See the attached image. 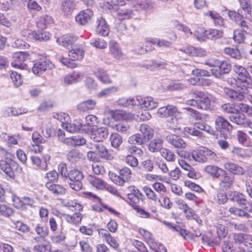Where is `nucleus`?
<instances>
[{
  "label": "nucleus",
  "instance_id": "1",
  "mask_svg": "<svg viewBox=\"0 0 252 252\" xmlns=\"http://www.w3.org/2000/svg\"><path fill=\"white\" fill-rule=\"evenodd\" d=\"M117 103L119 105L126 107L140 105L147 110H153L158 106V102L151 96H138L135 98L123 97L120 98Z\"/></svg>",
  "mask_w": 252,
  "mask_h": 252
},
{
  "label": "nucleus",
  "instance_id": "2",
  "mask_svg": "<svg viewBox=\"0 0 252 252\" xmlns=\"http://www.w3.org/2000/svg\"><path fill=\"white\" fill-rule=\"evenodd\" d=\"M239 206L241 208L230 207L229 212L235 217L251 219L252 216L249 213H252V201L248 200L245 196L239 204Z\"/></svg>",
  "mask_w": 252,
  "mask_h": 252
},
{
  "label": "nucleus",
  "instance_id": "3",
  "mask_svg": "<svg viewBox=\"0 0 252 252\" xmlns=\"http://www.w3.org/2000/svg\"><path fill=\"white\" fill-rule=\"evenodd\" d=\"M83 173L78 169H72L69 172L67 179L69 180L68 184L70 188L75 190H80L83 187Z\"/></svg>",
  "mask_w": 252,
  "mask_h": 252
},
{
  "label": "nucleus",
  "instance_id": "4",
  "mask_svg": "<svg viewBox=\"0 0 252 252\" xmlns=\"http://www.w3.org/2000/svg\"><path fill=\"white\" fill-rule=\"evenodd\" d=\"M117 3H113L112 4L109 2L106 3V6L109 10H113L116 12V16L120 20H123L131 18L133 15V11L130 9L124 7H118Z\"/></svg>",
  "mask_w": 252,
  "mask_h": 252
},
{
  "label": "nucleus",
  "instance_id": "5",
  "mask_svg": "<svg viewBox=\"0 0 252 252\" xmlns=\"http://www.w3.org/2000/svg\"><path fill=\"white\" fill-rule=\"evenodd\" d=\"M11 65L15 68L23 69L27 65L25 62L30 59V55L27 52H19L14 54Z\"/></svg>",
  "mask_w": 252,
  "mask_h": 252
},
{
  "label": "nucleus",
  "instance_id": "6",
  "mask_svg": "<svg viewBox=\"0 0 252 252\" xmlns=\"http://www.w3.org/2000/svg\"><path fill=\"white\" fill-rule=\"evenodd\" d=\"M131 172L129 168L125 167L119 171V175H115L113 181L117 185L122 186L125 183L127 182L131 178Z\"/></svg>",
  "mask_w": 252,
  "mask_h": 252
},
{
  "label": "nucleus",
  "instance_id": "7",
  "mask_svg": "<svg viewBox=\"0 0 252 252\" xmlns=\"http://www.w3.org/2000/svg\"><path fill=\"white\" fill-rule=\"evenodd\" d=\"M91 138L95 142H102L105 140L109 134L108 129L104 126L94 128L91 132Z\"/></svg>",
  "mask_w": 252,
  "mask_h": 252
},
{
  "label": "nucleus",
  "instance_id": "8",
  "mask_svg": "<svg viewBox=\"0 0 252 252\" xmlns=\"http://www.w3.org/2000/svg\"><path fill=\"white\" fill-rule=\"evenodd\" d=\"M52 63L45 59H40L34 62L32 71L35 74H42L48 69L51 68Z\"/></svg>",
  "mask_w": 252,
  "mask_h": 252
},
{
  "label": "nucleus",
  "instance_id": "9",
  "mask_svg": "<svg viewBox=\"0 0 252 252\" xmlns=\"http://www.w3.org/2000/svg\"><path fill=\"white\" fill-rule=\"evenodd\" d=\"M186 103L189 105L196 106L198 108L206 110H211L212 106L211 100L209 96L198 100L193 99L188 100Z\"/></svg>",
  "mask_w": 252,
  "mask_h": 252
},
{
  "label": "nucleus",
  "instance_id": "10",
  "mask_svg": "<svg viewBox=\"0 0 252 252\" xmlns=\"http://www.w3.org/2000/svg\"><path fill=\"white\" fill-rule=\"evenodd\" d=\"M95 31L97 34L103 36H107L109 34L110 32L109 26L106 20L102 16L97 18Z\"/></svg>",
  "mask_w": 252,
  "mask_h": 252
},
{
  "label": "nucleus",
  "instance_id": "11",
  "mask_svg": "<svg viewBox=\"0 0 252 252\" xmlns=\"http://www.w3.org/2000/svg\"><path fill=\"white\" fill-rule=\"evenodd\" d=\"M235 90L228 88H224L223 92L224 94L230 98L236 101H242L245 98V90H242L240 89Z\"/></svg>",
  "mask_w": 252,
  "mask_h": 252
},
{
  "label": "nucleus",
  "instance_id": "12",
  "mask_svg": "<svg viewBox=\"0 0 252 252\" xmlns=\"http://www.w3.org/2000/svg\"><path fill=\"white\" fill-rule=\"evenodd\" d=\"M94 12L90 8L81 11L75 17L76 21L81 25H85L91 20Z\"/></svg>",
  "mask_w": 252,
  "mask_h": 252
},
{
  "label": "nucleus",
  "instance_id": "13",
  "mask_svg": "<svg viewBox=\"0 0 252 252\" xmlns=\"http://www.w3.org/2000/svg\"><path fill=\"white\" fill-rule=\"evenodd\" d=\"M97 123V118L95 116L88 115L86 117L85 123L82 124V132L89 133Z\"/></svg>",
  "mask_w": 252,
  "mask_h": 252
},
{
  "label": "nucleus",
  "instance_id": "14",
  "mask_svg": "<svg viewBox=\"0 0 252 252\" xmlns=\"http://www.w3.org/2000/svg\"><path fill=\"white\" fill-rule=\"evenodd\" d=\"M233 70L238 75L237 78L244 84H248V79L250 78V75L247 68L239 64H235L233 66Z\"/></svg>",
  "mask_w": 252,
  "mask_h": 252
},
{
  "label": "nucleus",
  "instance_id": "15",
  "mask_svg": "<svg viewBox=\"0 0 252 252\" xmlns=\"http://www.w3.org/2000/svg\"><path fill=\"white\" fill-rule=\"evenodd\" d=\"M166 141L175 148L184 149L186 146L184 140L179 136L169 134L166 137Z\"/></svg>",
  "mask_w": 252,
  "mask_h": 252
},
{
  "label": "nucleus",
  "instance_id": "16",
  "mask_svg": "<svg viewBox=\"0 0 252 252\" xmlns=\"http://www.w3.org/2000/svg\"><path fill=\"white\" fill-rule=\"evenodd\" d=\"M222 179L220 182V187L224 189H228L232 186L234 182V177L228 174L225 170H221Z\"/></svg>",
  "mask_w": 252,
  "mask_h": 252
},
{
  "label": "nucleus",
  "instance_id": "17",
  "mask_svg": "<svg viewBox=\"0 0 252 252\" xmlns=\"http://www.w3.org/2000/svg\"><path fill=\"white\" fill-rule=\"evenodd\" d=\"M109 51L115 59L117 60L124 59V54L119 44L114 40H111L109 43Z\"/></svg>",
  "mask_w": 252,
  "mask_h": 252
},
{
  "label": "nucleus",
  "instance_id": "18",
  "mask_svg": "<svg viewBox=\"0 0 252 252\" xmlns=\"http://www.w3.org/2000/svg\"><path fill=\"white\" fill-rule=\"evenodd\" d=\"M28 38L39 41H46L49 39V33L43 31H32L28 33Z\"/></svg>",
  "mask_w": 252,
  "mask_h": 252
},
{
  "label": "nucleus",
  "instance_id": "19",
  "mask_svg": "<svg viewBox=\"0 0 252 252\" xmlns=\"http://www.w3.org/2000/svg\"><path fill=\"white\" fill-rule=\"evenodd\" d=\"M224 168L234 175H243L245 173V170L243 167L231 162L225 163Z\"/></svg>",
  "mask_w": 252,
  "mask_h": 252
},
{
  "label": "nucleus",
  "instance_id": "20",
  "mask_svg": "<svg viewBox=\"0 0 252 252\" xmlns=\"http://www.w3.org/2000/svg\"><path fill=\"white\" fill-rule=\"evenodd\" d=\"M77 39V37L70 34H65L57 39L59 44L64 47L68 48L71 46Z\"/></svg>",
  "mask_w": 252,
  "mask_h": 252
},
{
  "label": "nucleus",
  "instance_id": "21",
  "mask_svg": "<svg viewBox=\"0 0 252 252\" xmlns=\"http://www.w3.org/2000/svg\"><path fill=\"white\" fill-rule=\"evenodd\" d=\"M45 187L55 195H63L66 191V189L64 187L54 184L52 182H47Z\"/></svg>",
  "mask_w": 252,
  "mask_h": 252
},
{
  "label": "nucleus",
  "instance_id": "22",
  "mask_svg": "<svg viewBox=\"0 0 252 252\" xmlns=\"http://www.w3.org/2000/svg\"><path fill=\"white\" fill-rule=\"evenodd\" d=\"M89 183L94 187L97 189H105L107 187V183L102 179L93 175H89L88 177Z\"/></svg>",
  "mask_w": 252,
  "mask_h": 252
},
{
  "label": "nucleus",
  "instance_id": "23",
  "mask_svg": "<svg viewBox=\"0 0 252 252\" xmlns=\"http://www.w3.org/2000/svg\"><path fill=\"white\" fill-rule=\"evenodd\" d=\"M82 122L81 120H76L72 123L67 122L63 125V128L69 132H75L80 131L82 132Z\"/></svg>",
  "mask_w": 252,
  "mask_h": 252
},
{
  "label": "nucleus",
  "instance_id": "24",
  "mask_svg": "<svg viewBox=\"0 0 252 252\" xmlns=\"http://www.w3.org/2000/svg\"><path fill=\"white\" fill-rule=\"evenodd\" d=\"M140 131L141 135L146 143L154 137V130L147 124H142L140 127Z\"/></svg>",
  "mask_w": 252,
  "mask_h": 252
},
{
  "label": "nucleus",
  "instance_id": "25",
  "mask_svg": "<svg viewBox=\"0 0 252 252\" xmlns=\"http://www.w3.org/2000/svg\"><path fill=\"white\" fill-rule=\"evenodd\" d=\"M14 161L10 158H8V160H0V166L1 169L10 178H13L14 177V172L10 166Z\"/></svg>",
  "mask_w": 252,
  "mask_h": 252
},
{
  "label": "nucleus",
  "instance_id": "26",
  "mask_svg": "<svg viewBox=\"0 0 252 252\" xmlns=\"http://www.w3.org/2000/svg\"><path fill=\"white\" fill-rule=\"evenodd\" d=\"M216 128L220 131H229L232 128V126L230 123L222 117H219L216 120Z\"/></svg>",
  "mask_w": 252,
  "mask_h": 252
},
{
  "label": "nucleus",
  "instance_id": "27",
  "mask_svg": "<svg viewBox=\"0 0 252 252\" xmlns=\"http://www.w3.org/2000/svg\"><path fill=\"white\" fill-rule=\"evenodd\" d=\"M98 156L102 158L111 160L113 157L109 153L108 150L102 143H97L94 145Z\"/></svg>",
  "mask_w": 252,
  "mask_h": 252
},
{
  "label": "nucleus",
  "instance_id": "28",
  "mask_svg": "<svg viewBox=\"0 0 252 252\" xmlns=\"http://www.w3.org/2000/svg\"><path fill=\"white\" fill-rule=\"evenodd\" d=\"M162 147L163 140L159 138L150 141L148 145L149 151L152 153L160 152L163 148Z\"/></svg>",
  "mask_w": 252,
  "mask_h": 252
},
{
  "label": "nucleus",
  "instance_id": "29",
  "mask_svg": "<svg viewBox=\"0 0 252 252\" xmlns=\"http://www.w3.org/2000/svg\"><path fill=\"white\" fill-rule=\"evenodd\" d=\"M83 78V74L79 72H73L71 74L66 75L64 78V83L68 85L81 80Z\"/></svg>",
  "mask_w": 252,
  "mask_h": 252
},
{
  "label": "nucleus",
  "instance_id": "30",
  "mask_svg": "<svg viewBox=\"0 0 252 252\" xmlns=\"http://www.w3.org/2000/svg\"><path fill=\"white\" fill-rule=\"evenodd\" d=\"M130 192L127 193V198L129 201L134 204L138 203L140 200H142L143 195L134 187H130Z\"/></svg>",
  "mask_w": 252,
  "mask_h": 252
},
{
  "label": "nucleus",
  "instance_id": "31",
  "mask_svg": "<svg viewBox=\"0 0 252 252\" xmlns=\"http://www.w3.org/2000/svg\"><path fill=\"white\" fill-rule=\"evenodd\" d=\"M96 102L93 99H88L80 103L77 105L79 111L85 112L88 111L94 110L96 106Z\"/></svg>",
  "mask_w": 252,
  "mask_h": 252
},
{
  "label": "nucleus",
  "instance_id": "32",
  "mask_svg": "<svg viewBox=\"0 0 252 252\" xmlns=\"http://www.w3.org/2000/svg\"><path fill=\"white\" fill-rule=\"evenodd\" d=\"M204 34L206 38L211 40H216L222 37L223 32L222 31L215 29H210L206 30Z\"/></svg>",
  "mask_w": 252,
  "mask_h": 252
},
{
  "label": "nucleus",
  "instance_id": "33",
  "mask_svg": "<svg viewBox=\"0 0 252 252\" xmlns=\"http://www.w3.org/2000/svg\"><path fill=\"white\" fill-rule=\"evenodd\" d=\"M230 120L233 123L242 126L246 120V116L240 110V108H238V112H235L230 116Z\"/></svg>",
  "mask_w": 252,
  "mask_h": 252
},
{
  "label": "nucleus",
  "instance_id": "34",
  "mask_svg": "<svg viewBox=\"0 0 252 252\" xmlns=\"http://www.w3.org/2000/svg\"><path fill=\"white\" fill-rule=\"evenodd\" d=\"M75 0H62L61 10L65 14L71 13L75 8Z\"/></svg>",
  "mask_w": 252,
  "mask_h": 252
},
{
  "label": "nucleus",
  "instance_id": "35",
  "mask_svg": "<svg viewBox=\"0 0 252 252\" xmlns=\"http://www.w3.org/2000/svg\"><path fill=\"white\" fill-rule=\"evenodd\" d=\"M226 81L227 83L230 85L232 87L236 88L237 89H240L242 90H246L247 86L242 81H241L238 78H234L233 77H229L227 78Z\"/></svg>",
  "mask_w": 252,
  "mask_h": 252
},
{
  "label": "nucleus",
  "instance_id": "36",
  "mask_svg": "<svg viewBox=\"0 0 252 252\" xmlns=\"http://www.w3.org/2000/svg\"><path fill=\"white\" fill-rule=\"evenodd\" d=\"M218 166L209 165L206 166L204 168V171L208 174L211 175L213 177L220 178L221 175V170H223Z\"/></svg>",
  "mask_w": 252,
  "mask_h": 252
},
{
  "label": "nucleus",
  "instance_id": "37",
  "mask_svg": "<svg viewBox=\"0 0 252 252\" xmlns=\"http://www.w3.org/2000/svg\"><path fill=\"white\" fill-rule=\"evenodd\" d=\"M180 51L191 56H200L202 55L203 50L191 46L182 47Z\"/></svg>",
  "mask_w": 252,
  "mask_h": 252
},
{
  "label": "nucleus",
  "instance_id": "38",
  "mask_svg": "<svg viewBox=\"0 0 252 252\" xmlns=\"http://www.w3.org/2000/svg\"><path fill=\"white\" fill-rule=\"evenodd\" d=\"M241 7L246 12V18L252 21V6L250 0H239Z\"/></svg>",
  "mask_w": 252,
  "mask_h": 252
},
{
  "label": "nucleus",
  "instance_id": "39",
  "mask_svg": "<svg viewBox=\"0 0 252 252\" xmlns=\"http://www.w3.org/2000/svg\"><path fill=\"white\" fill-rule=\"evenodd\" d=\"M189 160L193 159L201 163L207 162V158L205 157L202 149L197 151L192 152L190 155H189Z\"/></svg>",
  "mask_w": 252,
  "mask_h": 252
},
{
  "label": "nucleus",
  "instance_id": "40",
  "mask_svg": "<svg viewBox=\"0 0 252 252\" xmlns=\"http://www.w3.org/2000/svg\"><path fill=\"white\" fill-rule=\"evenodd\" d=\"M53 22L52 17L49 15H43L41 16L36 23L37 27L41 30L46 28L48 25H50Z\"/></svg>",
  "mask_w": 252,
  "mask_h": 252
},
{
  "label": "nucleus",
  "instance_id": "41",
  "mask_svg": "<svg viewBox=\"0 0 252 252\" xmlns=\"http://www.w3.org/2000/svg\"><path fill=\"white\" fill-rule=\"evenodd\" d=\"M84 54V52L82 48L75 47L69 51L68 56L73 60H80L83 59Z\"/></svg>",
  "mask_w": 252,
  "mask_h": 252
},
{
  "label": "nucleus",
  "instance_id": "42",
  "mask_svg": "<svg viewBox=\"0 0 252 252\" xmlns=\"http://www.w3.org/2000/svg\"><path fill=\"white\" fill-rule=\"evenodd\" d=\"M245 195L237 191H230L228 192V198L233 202H236L238 205L242 201Z\"/></svg>",
  "mask_w": 252,
  "mask_h": 252
},
{
  "label": "nucleus",
  "instance_id": "43",
  "mask_svg": "<svg viewBox=\"0 0 252 252\" xmlns=\"http://www.w3.org/2000/svg\"><path fill=\"white\" fill-rule=\"evenodd\" d=\"M187 65H185V67L183 68L184 72L187 74L191 73L193 75H196L197 76L199 75L201 76H210V73L209 71L204 70V69H194V68H191L189 70H188Z\"/></svg>",
  "mask_w": 252,
  "mask_h": 252
},
{
  "label": "nucleus",
  "instance_id": "44",
  "mask_svg": "<svg viewBox=\"0 0 252 252\" xmlns=\"http://www.w3.org/2000/svg\"><path fill=\"white\" fill-rule=\"evenodd\" d=\"M83 154L77 150H72L68 152L66 157L68 160L71 162L78 161L82 158Z\"/></svg>",
  "mask_w": 252,
  "mask_h": 252
},
{
  "label": "nucleus",
  "instance_id": "45",
  "mask_svg": "<svg viewBox=\"0 0 252 252\" xmlns=\"http://www.w3.org/2000/svg\"><path fill=\"white\" fill-rule=\"evenodd\" d=\"M128 142L132 145L137 144L139 145H142L146 143L140 133H136L130 136L128 138Z\"/></svg>",
  "mask_w": 252,
  "mask_h": 252
},
{
  "label": "nucleus",
  "instance_id": "46",
  "mask_svg": "<svg viewBox=\"0 0 252 252\" xmlns=\"http://www.w3.org/2000/svg\"><path fill=\"white\" fill-rule=\"evenodd\" d=\"M111 146L118 149L123 142L122 137L117 133H113L110 137Z\"/></svg>",
  "mask_w": 252,
  "mask_h": 252
},
{
  "label": "nucleus",
  "instance_id": "47",
  "mask_svg": "<svg viewBox=\"0 0 252 252\" xmlns=\"http://www.w3.org/2000/svg\"><path fill=\"white\" fill-rule=\"evenodd\" d=\"M138 231L140 234L145 239L149 246L153 247V243L155 241L153 237L152 234L149 231L143 228H139Z\"/></svg>",
  "mask_w": 252,
  "mask_h": 252
},
{
  "label": "nucleus",
  "instance_id": "48",
  "mask_svg": "<svg viewBox=\"0 0 252 252\" xmlns=\"http://www.w3.org/2000/svg\"><path fill=\"white\" fill-rule=\"evenodd\" d=\"M160 153L161 156L167 161L174 162L175 161L176 156L170 150L163 148Z\"/></svg>",
  "mask_w": 252,
  "mask_h": 252
},
{
  "label": "nucleus",
  "instance_id": "49",
  "mask_svg": "<svg viewBox=\"0 0 252 252\" xmlns=\"http://www.w3.org/2000/svg\"><path fill=\"white\" fill-rule=\"evenodd\" d=\"M14 210L10 207L2 204H0V215L6 218L13 216Z\"/></svg>",
  "mask_w": 252,
  "mask_h": 252
},
{
  "label": "nucleus",
  "instance_id": "50",
  "mask_svg": "<svg viewBox=\"0 0 252 252\" xmlns=\"http://www.w3.org/2000/svg\"><path fill=\"white\" fill-rule=\"evenodd\" d=\"M10 77L16 87H19L23 83V79L20 74L14 71L10 72Z\"/></svg>",
  "mask_w": 252,
  "mask_h": 252
},
{
  "label": "nucleus",
  "instance_id": "51",
  "mask_svg": "<svg viewBox=\"0 0 252 252\" xmlns=\"http://www.w3.org/2000/svg\"><path fill=\"white\" fill-rule=\"evenodd\" d=\"M222 110L226 113L232 114L235 112H238V104H235L233 103H225L221 106Z\"/></svg>",
  "mask_w": 252,
  "mask_h": 252
},
{
  "label": "nucleus",
  "instance_id": "52",
  "mask_svg": "<svg viewBox=\"0 0 252 252\" xmlns=\"http://www.w3.org/2000/svg\"><path fill=\"white\" fill-rule=\"evenodd\" d=\"M65 220L69 223L73 224H77L80 223L82 220V216L78 213H74L72 216L65 215Z\"/></svg>",
  "mask_w": 252,
  "mask_h": 252
},
{
  "label": "nucleus",
  "instance_id": "53",
  "mask_svg": "<svg viewBox=\"0 0 252 252\" xmlns=\"http://www.w3.org/2000/svg\"><path fill=\"white\" fill-rule=\"evenodd\" d=\"M118 91V87L116 86H112L102 90L98 94V97H107L108 96Z\"/></svg>",
  "mask_w": 252,
  "mask_h": 252
},
{
  "label": "nucleus",
  "instance_id": "54",
  "mask_svg": "<svg viewBox=\"0 0 252 252\" xmlns=\"http://www.w3.org/2000/svg\"><path fill=\"white\" fill-rule=\"evenodd\" d=\"M24 5H26L30 11H39L41 7L38 3L34 0H22Z\"/></svg>",
  "mask_w": 252,
  "mask_h": 252
},
{
  "label": "nucleus",
  "instance_id": "55",
  "mask_svg": "<svg viewBox=\"0 0 252 252\" xmlns=\"http://www.w3.org/2000/svg\"><path fill=\"white\" fill-rule=\"evenodd\" d=\"M31 159L32 164L39 168L40 169L46 171L48 169V165L46 162L41 163V159L36 156H32Z\"/></svg>",
  "mask_w": 252,
  "mask_h": 252
},
{
  "label": "nucleus",
  "instance_id": "56",
  "mask_svg": "<svg viewBox=\"0 0 252 252\" xmlns=\"http://www.w3.org/2000/svg\"><path fill=\"white\" fill-rule=\"evenodd\" d=\"M224 53L236 59H240L241 57L239 51L236 48L226 47L224 49Z\"/></svg>",
  "mask_w": 252,
  "mask_h": 252
},
{
  "label": "nucleus",
  "instance_id": "57",
  "mask_svg": "<svg viewBox=\"0 0 252 252\" xmlns=\"http://www.w3.org/2000/svg\"><path fill=\"white\" fill-rule=\"evenodd\" d=\"M34 230L37 235L47 237L49 234L48 228L43 224L37 223L35 226Z\"/></svg>",
  "mask_w": 252,
  "mask_h": 252
},
{
  "label": "nucleus",
  "instance_id": "58",
  "mask_svg": "<svg viewBox=\"0 0 252 252\" xmlns=\"http://www.w3.org/2000/svg\"><path fill=\"white\" fill-rule=\"evenodd\" d=\"M242 29V31L248 34L252 35V25L248 22L244 20V18L242 19L238 24Z\"/></svg>",
  "mask_w": 252,
  "mask_h": 252
},
{
  "label": "nucleus",
  "instance_id": "59",
  "mask_svg": "<svg viewBox=\"0 0 252 252\" xmlns=\"http://www.w3.org/2000/svg\"><path fill=\"white\" fill-rule=\"evenodd\" d=\"M186 87V83L179 80L174 81L168 87V89L170 91H178L185 89Z\"/></svg>",
  "mask_w": 252,
  "mask_h": 252
},
{
  "label": "nucleus",
  "instance_id": "60",
  "mask_svg": "<svg viewBox=\"0 0 252 252\" xmlns=\"http://www.w3.org/2000/svg\"><path fill=\"white\" fill-rule=\"evenodd\" d=\"M33 249L36 252H51V245L49 243L46 242L36 245Z\"/></svg>",
  "mask_w": 252,
  "mask_h": 252
},
{
  "label": "nucleus",
  "instance_id": "61",
  "mask_svg": "<svg viewBox=\"0 0 252 252\" xmlns=\"http://www.w3.org/2000/svg\"><path fill=\"white\" fill-rule=\"evenodd\" d=\"M90 43L92 46L99 49H105L107 47L106 42L99 38L91 39Z\"/></svg>",
  "mask_w": 252,
  "mask_h": 252
},
{
  "label": "nucleus",
  "instance_id": "62",
  "mask_svg": "<svg viewBox=\"0 0 252 252\" xmlns=\"http://www.w3.org/2000/svg\"><path fill=\"white\" fill-rule=\"evenodd\" d=\"M233 237L235 241L239 243V245L243 243L245 241H252V236L246 234H243L241 233L235 234Z\"/></svg>",
  "mask_w": 252,
  "mask_h": 252
},
{
  "label": "nucleus",
  "instance_id": "63",
  "mask_svg": "<svg viewBox=\"0 0 252 252\" xmlns=\"http://www.w3.org/2000/svg\"><path fill=\"white\" fill-rule=\"evenodd\" d=\"M243 32L239 30L234 31L233 38L235 42L240 44L244 42L245 36Z\"/></svg>",
  "mask_w": 252,
  "mask_h": 252
},
{
  "label": "nucleus",
  "instance_id": "64",
  "mask_svg": "<svg viewBox=\"0 0 252 252\" xmlns=\"http://www.w3.org/2000/svg\"><path fill=\"white\" fill-rule=\"evenodd\" d=\"M252 240H246L239 245V249L242 252H252Z\"/></svg>",
  "mask_w": 252,
  "mask_h": 252
}]
</instances>
